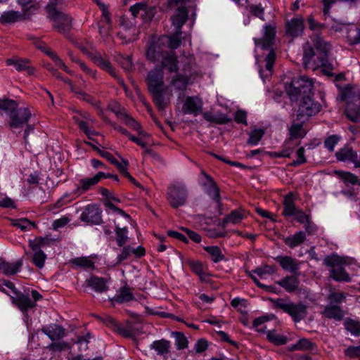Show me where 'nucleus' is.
Listing matches in <instances>:
<instances>
[{"mask_svg": "<svg viewBox=\"0 0 360 360\" xmlns=\"http://www.w3.org/2000/svg\"><path fill=\"white\" fill-rule=\"evenodd\" d=\"M276 29L275 26L266 25L264 27L263 36L261 38L254 39L256 46L260 47L263 50L270 49L268 54L264 58V61L266 63L265 68L268 73L264 75L263 70H259L260 76L264 81L266 78H268L271 75L276 61V55L274 50L271 49L276 37Z\"/></svg>", "mask_w": 360, "mask_h": 360, "instance_id": "nucleus-1", "label": "nucleus"}, {"mask_svg": "<svg viewBox=\"0 0 360 360\" xmlns=\"http://www.w3.org/2000/svg\"><path fill=\"white\" fill-rule=\"evenodd\" d=\"M146 80L154 103L159 110H164L167 103L164 97L165 88L162 70L157 68L151 70L148 72Z\"/></svg>", "mask_w": 360, "mask_h": 360, "instance_id": "nucleus-2", "label": "nucleus"}, {"mask_svg": "<svg viewBox=\"0 0 360 360\" xmlns=\"http://www.w3.org/2000/svg\"><path fill=\"white\" fill-rule=\"evenodd\" d=\"M314 81L307 76L303 75L293 78L285 90L290 101H298L302 98L314 95Z\"/></svg>", "mask_w": 360, "mask_h": 360, "instance_id": "nucleus-3", "label": "nucleus"}, {"mask_svg": "<svg viewBox=\"0 0 360 360\" xmlns=\"http://www.w3.org/2000/svg\"><path fill=\"white\" fill-rule=\"evenodd\" d=\"M271 300L275 308L288 314L296 323L304 319L307 314V306L301 302L295 303L288 298H277Z\"/></svg>", "mask_w": 360, "mask_h": 360, "instance_id": "nucleus-4", "label": "nucleus"}, {"mask_svg": "<svg viewBox=\"0 0 360 360\" xmlns=\"http://www.w3.org/2000/svg\"><path fill=\"white\" fill-rule=\"evenodd\" d=\"M46 11L48 18L53 22V29L63 34H66L70 31L72 18L68 14L57 9L56 4H47Z\"/></svg>", "mask_w": 360, "mask_h": 360, "instance_id": "nucleus-5", "label": "nucleus"}, {"mask_svg": "<svg viewBox=\"0 0 360 360\" xmlns=\"http://www.w3.org/2000/svg\"><path fill=\"white\" fill-rule=\"evenodd\" d=\"M167 199L173 208L184 205L188 198L186 186L181 182L171 184L167 190Z\"/></svg>", "mask_w": 360, "mask_h": 360, "instance_id": "nucleus-6", "label": "nucleus"}, {"mask_svg": "<svg viewBox=\"0 0 360 360\" xmlns=\"http://www.w3.org/2000/svg\"><path fill=\"white\" fill-rule=\"evenodd\" d=\"M323 263L327 266L331 267L330 276L336 281L349 282L351 278L346 272L345 268L342 266L344 263L343 259L338 255H333L328 256L324 259Z\"/></svg>", "mask_w": 360, "mask_h": 360, "instance_id": "nucleus-7", "label": "nucleus"}, {"mask_svg": "<svg viewBox=\"0 0 360 360\" xmlns=\"http://www.w3.org/2000/svg\"><path fill=\"white\" fill-rule=\"evenodd\" d=\"M321 105L313 99V95L307 96L300 100L297 117L299 120H308L318 114L321 110Z\"/></svg>", "mask_w": 360, "mask_h": 360, "instance_id": "nucleus-8", "label": "nucleus"}, {"mask_svg": "<svg viewBox=\"0 0 360 360\" xmlns=\"http://www.w3.org/2000/svg\"><path fill=\"white\" fill-rule=\"evenodd\" d=\"M283 205V210L282 214L284 217L293 216L295 220L300 224H304L311 218L309 214H306L302 210L296 207L294 202V194L292 192L284 197Z\"/></svg>", "mask_w": 360, "mask_h": 360, "instance_id": "nucleus-9", "label": "nucleus"}, {"mask_svg": "<svg viewBox=\"0 0 360 360\" xmlns=\"http://www.w3.org/2000/svg\"><path fill=\"white\" fill-rule=\"evenodd\" d=\"M194 74L193 65L189 61L185 62L180 71L172 77L169 84L176 90L184 91L190 84L191 78Z\"/></svg>", "mask_w": 360, "mask_h": 360, "instance_id": "nucleus-10", "label": "nucleus"}, {"mask_svg": "<svg viewBox=\"0 0 360 360\" xmlns=\"http://www.w3.org/2000/svg\"><path fill=\"white\" fill-rule=\"evenodd\" d=\"M31 117V112L27 108H18L11 112L8 125L11 128H21L27 124Z\"/></svg>", "mask_w": 360, "mask_h": 360, "instance_id": "nucleus-11", "label": "nucleus"}, {"mask_svg": "<svg viewBox=\"0 0 360 360\" xmlns=\"http://www.w3.org/2000/svg\"><path fill=\"white\" fill-rule=\"evenodd\" d=\"M102 211L96 205H88L80 215V220L91 225H98L103 221Z\"/></svg>", "mask_w": 360, "mask_h": 360, "instance_id": "nucleus-12", "label": "nucleus"}, {"mask_svg": "<svg viewBox=\"0 0 360 360\" xmlns=\"http://www.w3.org/2000/svg\"><path fill=\"white\" fill-rule=\"evenodd\" d=\"M319 53L315 52L312 46L307 42L303 46V65L306 68L315 69L317 67H325L326 64H318Z\"/></svg>", "mask_w": 360, "mask_h": 360, "instance_id": "nucleus-13", "label": "nucleus"}, {"mask_svg": "<svg viewBox=\"0 0 360 360\" xmlns=\"http://www.w3.org/2000/svg\"><path fill=\"white\" fill-rule=\"evenodd\" d=\"M201 176L205 179L202 186L204 187L206 193L214 201L219 204L221 202L219 188L213 178L205 171L201 172Z\"/></svg>", "mask_w": 360, "mask_h": 360, "instance_id": "nucleus-14", "label": "nucleus"}, {"mask_svg": "<svg viewBox=\"0 0 360 360\" xmlns=\"http://www.w3.org/2000/svg\"><path fill=\"white\" fill-rule=\"evenodd\" d=\"M304 30V20L302 16H296L285 23V34L292 39L301 36Z\"/></svg>", "mask_w": 360, "mask_h": 360, "instance_id": "nucleus-15", "label": "nucleus"}, {"mask_svg": "<svg viewBox=\"0 0 360 360\" xmlns=\"http://www.w3.org/2000/svg\"><path fill=\"white\" fill-rule=\"evenodd\" d=\"M91 60L101 69L108 72L112 77L117 79L121 84H124L123 79L119 78L117 75L116 70L113 68L110 60L104 58L100 53H95L91 56Z\"/></svg>", "mask_w": 360, "mask_h": 360, "instance_id": "nucleus-16", "label": "nucleus"}, {"mask_svg": "<svg viewBox=\"0 0 360 360\" xmlns=\"http://www.w3.org/2000/svg\"><path fill=\"white\" fill-rule=\"evenodd\" d=\"M314 45L316 48V52L319 53V60H317L318 64L328 63V53L330 49V44L327 43L319 36H316L313 40Z\"/></svg>", "mask_w": 360, "mask_h": 360, "instance_id": "nucleus-17", "label": "nucleus"}, {"mask_svg": "<svg viewBox=\"0 0 360 360\" xmlns=\"http://www.w3.org/2000/svg\"><path fill=\"white\" fill-rule=\"evenodd\" d=\"M12 303L14 304L22 312H27L28 310L35 307L34 302H32L29 295L18 292L15 296L11 297Z\"/></svg>", "mask_w": 360, "mask_h": 360, "instance_id": "nucleus-18", "label": "nucleus"}, {"mask_svg": "<svg viewBox=\"0 0 360 360\" xmlns=\"http://www.w3.org/2000/svg\"><path fill=\"white\" fill-rule=\"evenodd\" d=\"M280 264L281 268L286 271H289L299 276L298 273L300 269L301 262L290 256H278L275 259Z\"/></svg>", "mask_w": 360, "mask_h": 360, "instance_id": "nucleus-19", "label": "nucleus"}, {"mask_svg": "<svg viewBox=\"0 0 360 360\" xmlns=\"http://www.w3.org/2000/svg\"><path fill=\"white\" fill-rule=\"evenodd\" d=\"M202 108V102L198 97H186L182 107V111L185 114H192L195 116L199 115Z\"/></svg>", "mask_w": 360, "mask_h": 360, "instance_id": "nucleus-20", "label": "nucleus"}, {"mask_svg": "<svg viewBox=\"0 0 360 360\" xmlns=\"http://www.w3.org/2000/svg\"><path fill=\"white\" fill-rule=\"evenodd\" d=\"M165 53H168V51H162V47L159 41L153 40L146 51V56L148 60L155 63L162 60Z\"/></svg>", "mask_w": 360, "mask_h": 360, "instance_id": "nucleus-21", "label": "nucleus"}, {"mask_svg": "<svg viewBox=\"0 0 360 360\" xmlns=\"http://www.w3.org/2000/svg\"><path fill=\"white\" fill-rule=\"evenodd\" d=\"M41 330L53 342L63 338L66 335V330L62 326L56 323L43 326Z\"/></svg>", "mask_w": 360, "mask_h": 360, "instance_id": "nucleus-22", "label": "nucleus"}, {"mask_svg": "<svg viewBox=\"0 0 360 360\" xmlns=\"http://www.w3.org/2000/svg\"><path fill=\"white\" fill-rule=\"evenodd\" d=\"M188 19V11L184 6L179 7L175 13L172 15L171 21L174 27V31L181 34V27Z\"/></svg>", "mask_w": 360, "mask_h": 360, "instance_id": "nucleus-23", "label": "nucleus"}, {"mask_svg": "<svg viewBox=\"0 0 360 360\" xmlns=\"http://www.w3.org/2000/svg\"><path fill=\"white\" fill-rule=\"evenodd\" d=\"M178 63L177 56L174 51H171L165 53L161 60V67L170 73H176L179 71Z\"/></svg>", "mask_w": 360, "mask_h": 360, "instance_id": "nucleus-24", "label": "nucleus"}, {"mask_svg": "<svg viewBox=\"0 0 360 360\" xmlns=\"http://www.w3.org/2000/svg\"><path fill=\"white\" fill-rule=\"evenodd\" d=\"M86 286L91 288L97 293H102L108 290L105 278L96 276H91L85 281Z\"/></svg>", "mask_w": 360, "mask_h": 360, "instance_id": "nucleus-25", "label": "nucleus"}, {"mask_svg": "<svg viewBox=\"0 0 360 360\" xmlns=\"http://www.w3.org/2000/svg\"><path fill=\"white\" fill-rule=\"evenodd\" d=\"M347 41L350 45L360 44V25L349 24L344 27Z\"/></svg>", "mask_w": 360, "mask_h": 360, "instance_id": "nucleus-26", "label": "nucleus"}, {"mask_svg": "<svg viewBox=\"0 0 360 360\" xmlns=\"http://www.w3.org/2000/svg\"><path fill=\"white\" fill-rule=\"evenodd\" d=\"M8 65H13L16 70L27 71V74L32 75L34 73V68L30 65V61L23 58H9L6 60Z\"/></svg>", "mask_w": 360, "mask_h": 360, "instance_id": "nucleus-27", "label": "nucleus"}, {"mask_svg": "<svg viewBox=\"0 0 360 360\" xmlns=\"http://www.w3.org/2000/svg\"><path fill=\"white\" fill-rule=\"evenodd\" d=\"M276 283L284 288L286 292H293L298 290L300 280L296 276H287Z\"/></svg>", "mask_w": 360, "mask_h": 360, "instance_id": "nucleus-28", "label": "nucleus"}, {"mask_svg": "<svg viewBox=\"0 0 360 360\" xmlns=\"http://www.w3.org/2000/svg\"><path fill=\"white\" fill-rule=\"evenodd\" d=\"M134 300L132 289L128 285H124L120 288L117 294L112 299V303L122 304Z\"/></svg>", "mask_w": 360, "mask_h": 360, "instance_id": "nucleus-29", "label": "nucleus"}, {"mask_svg": "<svg viewBox=\"0 0 360 360\" xmlns=\"http://www.w3.org/2000/svg\"><path fill=\"white\" fill-rule=\"evenodd\" d=\"M307 240L306 233L304 231H300L293 235L283 238L284 243L291 249L298 247L303 244Z\"/></svg>", "mask_w": 360, "mask_h": 360, "instance_id": "nucleus-30", "label": "nucleus"}, {"mask_svg": "<svg viewBox=\"0 0 360 360\" xmlns=\"http://www.w3.org/2000/svg\"><path fill=\"white\" fill-rule=\"evenodd\" d=\"M245 217V213L243 210L237 209L232 210L231 213L226 215L222 220L221 225L225 228L229 224H237Z\"/></svg>", "mask_w": 360, "mask_h": 360, "instance_id": "nucleus-31", "label": "nucleus"}, {"mask_svg": "<svg viewBox=\"0 0 360 360\" xmlns=\"http://www.w3.org/2000/svg\"><path fill=\"white\" fill-rule=\"evenodd\" d=\"M323 315L328 319L341 321L344 317V311L340 307L329 304L324 308Z\"/></svg>", "mask_w": 360, "mask_h": 360, "instance_id": "nucleus-32", "label": "nucleus"}, {"mask_svg": "<svg viewBox=\"0 0 360 360\" xmlns=\"http://www.w3.org/2000/svg\"><path fill=\"white\" fill-rule=\"evenodd\" d=\"M53 241V239L47 236L45 237L38 236L34 239H30L28 244L32 250H41L42 248L49 246Z\"/></svg>", "mask_w": 360, "mask_h": 360, "instance_id": "nucleus-33", "label": "nucleus"}, {"mask_svg": "<svg viewBox=\"0 0 360 360\" xmlns=\"http://www.w3.org/2000/svg\"><path fill=\"white\" fill-rule=\"evenodd\" d=\"M150 348L154 349L158 355L165 356L169 353L171 344L169 340L161 339L154 341L150 345Z\"/></svg>", "mask_w": 360, "mask_h": 360, "instance_id": "nucleus-34", "label": "nucleus"}, {"mask_svg": "<svg viewBox=\"0 0 360 360\" xmlns=\"http://www.w3.org/2000/svg\"><path fill=\"white\" fill-rule=\"evenodd\" d=\"M24 13L21 14L18 11H8L4 12L0 16V22L1 24L14 23L24 18Z\"/></svg>", "mask_w": 360, "mask_h": 360, "instance_id": "nucleus-35", "label": "nucleus"}, {"mask_svg": "<svg viewBox=\"0 0 360 360\" xmlns=\"http://www.w3.org/2000/svg\"><path fill=\"white\" fill-rule=\"evenodd\" d=\"M335 157L339 161H349L354 163L356 158V152L349 147H345L336 153Z\"/></svg>", "mask_w": 360, "mask_h": 360, "instance_id": "nucleus-36", "label": "nucleus"}, {"mask_svg": "<svg viewBox=\"0 0 360 360\" xmlns=\"http://www.w3.org/2000/svg\"><path fill=\"white\" fill-rule=\"evenodd\" d=\"M22 265V261L21 259L18 260L15 263L1 261L0 264V269L2 270L4 274L6 275H13L19 271Z\"/></svg>", "mask_w": 360, "mask_h": 360, "instance_id": "nucleus-37", "label": "nucleus"}, {"mask_svg": "<svg viewBox=\"0 0 360 360\" xmlns=\"http://www.w3.org/2000/svg\"><path fill=\"white\" fill-rule=\"evenodd\" d=\"M97 184L98 183L94 176L91 178L82 179L79 181V183L77 185L75 193H78L79 195L83 194Z\"/></svg>", "mask_w": 360, "mask_h": 360, "instance_id": "nucleus-38", "label": "nucleus"}, {"mask_svg": "<svg viewBox=\"0 0 360 360\" xmlns=\"http://www.w3.org/2000/svg\"><path fill=\"white\" fill-rule=\"evenodd\" d=\"M289 135L290 138L285 141V144H289L291 140L303 138L306 135V131L302 124L293 123L289 128Z\"/></svg>", "mask_w": 360, "mask_h": 360, "instance_id": "nucleus-39", "label": "nucleus"}, {"mask_svg": "<svg viewBox=\"0 0 360 360\" xmlns=\"http://www.w3.org/2000/svg\"><path fill=\"white\" fill-rule=\"evenodd\" d=\"M115 241L119 247H123L128 241V229L124 226L120 227L118 225L115 226Z\"/></svg>", "mask_w": 360, "mask_h": 360, "instance_id": "nucleus-40", "label": "nucleus"}, {"mask_svg": "<svg viewBox=\"0 0 360 360\" xmlns=\"http://www.w3.org/2000/svg\"><path fill=\"white\" fill-rule=\"evenodd\" d=\"M117 116L122 120L125 124L130 127L133 129L137 131L141 129V124L136 122L134 118L129 116L124 110H120L115 112Z\"/></svg>", "mask_w": 360, "mask_h": 360, "instance_id": "nucleus-41", "label": "nucleus"}, {"mask_svg": "<svg viewBox=\"0 0 360 360\" xmlns=\"http://www.w3.org/2000/svg\"><path fill=\"white\" fill-rule=\"evenodd\" d=\"M211 257L214 263L219 262L225 259L221 249L218 246H205L203 248Z\"/></svg>", "mask_w": 360, "mask_h": 360, "instance_id": "nucleus-42", "label": "nucleus"}, {"mask_svg": "<svg viewBox=\"0 0 360 360\" xmlns=\"http://www.w3.org/2000/svg\"><path fill=\"white\" fill-rule=\"evenodd\" d=\"M11 224L13 226L18 227L22 231H26L29 229V226H32L34 228L37 227V225L34 222L30 221L27 218H20V219H10Z\"/></svg>", "mask_w": 360, "mask_h": 360, "instance_id": "nucleus-43", "label": "nucleus"}, {"mask_svg": "<svg viewBox=\"0 0 360 360\" xmlns=\"http://www.w3.org/2000/svg\"><path fill=\"white\" fill-rule=\"evenodd\" d=\"M345 114L351 121L359 122L360 120V107L348 103L345 108Z\"/></svg>", "mask_w": 360, "mask_h": 360, "instance_id": "nucleus-44", "label": "nucleus"}, {"mask_svg": "<svg viewBox=\"0 0 360 360\" xmlns=\"http://www.w3.org/2000/svg\"><path fill=\"white\" fill-rule=\"evenodd\" d=\"M18 108L17 103L11 99L0 100V113L6 112L11 115V112L15 111Z\"/></svg>", "mask_w": 360, "mask_h": 360, "instance_id": "nucleus-45", "label": "nucleus"}, {"mask_svg": "<svg viewBox=\"0 0 360 360\" xmlns=\"http://www.w3.org/2000/svg\"><path fill=\"white\" fill-rule=\"evenodd\" d=\"M268 340L275 345H283L287 343V338L283 335L276 333L274 330H269L266 335Z\"/></svg>", "mask_w": 360, "mask_h": 360, "instance_id": "nucleus-46", "label": "nucleus"}, {"mask_svg": "<svg viewBox=\"0 0 360 360\" xmlns=\"http://www.w3.org/2000/svg\"><path fill=\"white\" fill-rule=\"evenodd\" d=\"M34 252L32 262L39 269L44 267L46 259V254L41 250H32Z\"/></svg>", "mask_w": 360, "mask_h": 360, "instance_id": "nucleus-47", "label": "nucleus"}, {"mask_svg": "<svg viewBox=\"0 0 360 360\" xmlns=\"http://www.w3.org/2000/svg\"><path fill=\"white\" fill-rule=\"evenodd\" d=\"M347 294L342 292H330L328 295L330 304L338 305L345 302Z\"/></svg>", "mask_w": 360, "mask_h": 360, "instance_id": "nucleus-48", "label": "nucleus"}, {"mask_svg": "<svg viewBox=\"0 0 360 360\" xmlns=\"http://www.w3.org/2000/svg\"><path fill=\"white\" fill-rule=\"evenodd\" d=\"M136 331L137 330L134 326L131 323L127 322L125 327H122L120 325L117 333L124 338H131L136 334Z\"/></svg>", "mask_w": 360, "mask_h": 360, "instance_id": "nucleus-49", "label": "nucleus"}, {"mask_svg": "<svg viewBox=\"0 0 360 360\" xmlns=\"http://www.w3.org/2000/svg\"><path fill=\"white\" fill-rule=\"evenodd\" d=\"M315 345L309 339L302 338L292 345V349L294 350H313Z\"/></svg>", "mask_w": 360, "mask_h": 360, "instance_id": "nucleus-50", "label": "nucleus"}, {"mask_svg": "<svg viewBox=\"0 0 360 360\" xmlns=\"http://www.w3.org/2000/svg\"><path fill=\"white\" fill-rule=\"evenodd\" d=\"M336 174L346 184L349 183L352 185L359 184V181H358V177L349 172L338 171Z\"/></svg>", "mask_w": 360, "mask_h": 360, "instance_id": "nucleus-51", "label": "nucleus"}, {"mask_svg": "<svg viewBox=\"0 0 360 360\" xmlns=\"http://www.w3.org/2000/svg\"><path fill=\"white\" fill-rule=\"evenodd\" d=\"M264 134V131L262 129H254L249 134V138L247 141V143L251 146L257 145L262 139Z\"/></svg>", "mask_w": 360, "mask_h": 360, "instance_id": "nucleus-52", "label": "nucleus"}, {"mask_svg": "<svg viewBox=\"0 0 360 360\" xmlns=\"http://www.w3.org/2000/svg\"><path fill=\"white\" fill-rule=\"evenodd\" d=\"M345 328L355 336L360 335V323L359 321L347 319L345 322Z\"/></svg>", "mask_w": 360, "mask_h": 360, "instance_id": "nucleus-53", "label": "nucleus"}, {"mask_svg": "<svg viewBox=\"0 0 360 360\" xmlns=\"http://www.w3.org/2000/svg\"><path fill=\"white\" fill-rule=\"evenodd\" d=\"M72 263L77 266L84 267L85 269H94L95 268L94 262L87 257H77L73 259Z\"/></svg>", "mask_w": 360, "mask_h": 360, "instance_id": "nucleus-54", "label": "nucleus"}, {"mask_svg": "<svg viewBox=\"0 0 360 360\" xmlns=\"http://www.w3.org/2000/svg\"><path fill=\"white\" fill-rule=\"evenodd\" d=\"M175 345L178 349H184L188 347V341L186 337L180 332H174Z\"/></svg>", "mask_w": 360, "mask_h": 360, "instance_id": "nucleus-55", "label": "nucleus"}, {"mask_svg": "<svg viewBox=\"0 0 360 360\" xmlns=\"http://www.w3.org/2000/svg\"><path fill=\"white\" fill-rule=\"evenodd\" d=\"M132 248L130 245L123 246L120 254H118L117 257V264H120L124 261L129 259V257L132 255L131 253Z\"/></svg>", "mask_w": 360, "mask_h": 360, "instance_id": "nucleus-56", "label": "nucleus"}, {"mask_svg": "<svg viewBox=\"0 0 360 360\" xmlns=\"http://www.w3.org/2000/svg\"><path fill=\"white\" fill-rule=\"evenodd\" d=\"M188 264L191 271L200 277L204 276L205 272L202 263L199 261L189 260Z\"/></svg>", "mask_w": 360, "mask_h": 360, "instance_id": "nucleus-57", "label": "nucleus"}, {"mask_svg": "<svg viewBox=\"0 0 360 360\" xmlns=\"http://www.w3.org/2000/svg\"><path fill=\"white\" fill-rule=\"evenodd\" d=\"M254 273L257 274L259 277L262 278L264 275L274 274L276 271V269L274 266L271 265H265L263 266L257 267L256 269L252 271Z\"/></svg>", "mask_w": 360, "mask_h": 360, "instance_id": "nucleus-58", "label": "nucleus"}, {"mask_svg": "<svg viewBox=\"0 0 360 360\" xmlns=\"http://www.w3.org/2000/svg\"><path fill=\"white\" fill-rule=\"evenodd\" d=\"M148 6L145 3L139 2L131 6L129 8L130 12L134 18H136L140 12L146 13Z\"/></svg>", "mask_w": 360, "mask_h": 360, "instance_id": "nucleus-59", "label": "nucleus"}, {"mask_svg": "<svg viewBox=\"0 0 360 360\" xmlns=\"http://www.w3.org/2000/svg\"><path fill=\"white\" fill-rule=\"evenodd\" d=\"M305 150L304 147H300L297 150V159L293 160L290 165L297 167L307 162V159L304 155Z\"/></svg>", "mask_w": 360, "mask_h": 360, "instance_id": "nucleus-60", "label": "nucleus"}, {"mask_svg": "<svg viewBox=\"0 0 360 360\" xmlns=\"http://www.w3.org/2000/svg\"><path fill=\"white\" fill-rule=\"evenodd\" d=\"M79 98L82 99L83 101L90 103L93 106L99 108H100V102L97 100H96L93 96L91 95L82 91L78 92Z\"/></svg>", "mask_w": 360, "mask_h": 360, "instance_id": "nucleus-61", "label": "nucleus"}, {"mask_svg": "<svg viewBox=\"0 0 360 360\" xmlns=\"http://www.w3.org/2000/svg\"><path fill=\"white\" fill-rule=\"evenodd\" d=\"M340 137L338 135H331L324 141V146L330 152L334 150L335 146L338 143Z\"/></svg>", "mask_w": 360, "mask_h": 360, "instance_id": "nucleus-62", "label": "nucleus"}, {"mask_svg": "<svg viewBox=\"0 0 360 360\" xmlns=\"http://www.w3.org/2000/svg\"><path fill=\"white\" fill-rule=\"evenodd\" d=\"M181 34H178L176 31L172 36L169 37V47L172 49H176L180 46L181 41Z\"/></svg>", "mask_w": 360, "mask_h": 360, "instance_id": "nucleus-63", "label": "nucleus"}, {"mask_svg": "<svg viewBox=\"0 0 360 360\" xmlns=\"http://www.w3.org/2000/svg\"><path fill=\"white\" fill-rule=\"evenodd\" d=\"M345 355L349 358H360V346H351L345 350Z\"/></svg>", "mask_w": 360, "mask_h": 360, "instance_id": "nucleus-64", "label": "nucleus"}]
</instances>
